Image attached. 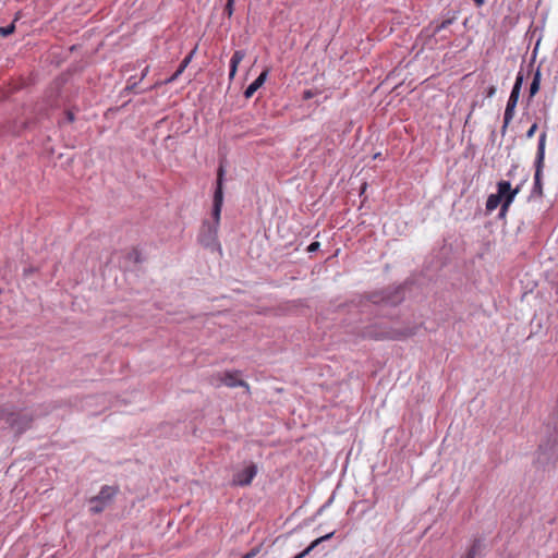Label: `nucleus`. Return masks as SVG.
Wrapping results in <instances>:
<instances>
[{"instance_id": "nucleus-1", "label": "nucleus", "mask_w": 558, "mask_h": 558, "mask_svg": "<svg viewBox=\"0 0 558 558\" xmlns=\"http://www.w3.org/2000/svg\"><path fill=\"white\" fill-rule=\"evenodd\" d=\"M57 407V404H48L44 410H40L41 405L36 409H20L13 403H4L0 405V421L4 422L16 437H20L32 428L36 417L48 414Z\"/></svg>"}, {"instance_id": "nucleus-2", "label": "nucleus", "mask_w": 558, "mask_h": 558, "mask_svg": "<svg viewBox=\"0 0 558 558\" xmlns=\"http://www.w3.org/2000/svg\"><path fill=\"white\" fill-rule=\"evenodd\" d=\"M417 327H403V328H392L383 325H371L367 326L363 336L368 339L383 341V340H392L399 341L404 340L409 337H412L416 333Z\"/></svg>"}, {"instance_id": "nucleus-3", "label": "nucleus", "mask_w": 558, "mask_h": 558, "mask_svg": "<svg viewBox=\"0 0 558 558\" xmlns=\"http://www.w3.org/2000/svg\"><path fill=\"white\" fill-rule=\"evenodd\" d=\"M523 82H524V75H523V72L520 71L515 77V82H514V85L510 93L509 99L507 101L506 110L504 113V124L501 126L502 135H505V133L507 132L508 125L510 124L511 120L514 117V111H515V107L518 105V100L520 97Z\"/></svg>"}, {"instance_id": "nucleus-4", "label": "nucleus", "mask_w": 558, "mask_h": 558, "mask_svg": "<svg viewBox=\"0 0 558 558\" xmlns=\"http://www.w3.org/2000/svg\"><path fill=\"white\" fill-rule=\"evenodd\" d=\"M546 132H542L538 138L537 153L535 159V174H534V186L532 193L537 196H543V183L542 173L544 168L545 159V145H546Z\"/></svg>"}, {"instance_id": "nucleus-5", "label": "nucleus", "mask_w": 558, "mask_h": 558, "mask_svg": "<svg viewBox=\"0 0 558 558\" xmlns=\"http://www.w3.org/2000/svg\"><path fill=\"white\" fill-rule=\"evenodd\" d=\"M225 167L222 163H220L218 170H217V180H216V189L214 192V201H213V221H210L211 225H215L216 227H219L220 222V214L221 208L223 204V182H225Z\"/></svg>"}, {"instance_id": "nucleus-6", "label": "nucleus", "mask_w": 558, "mask_h": 558, "mask_svg": "<svg viewBox=\"0 0 558 558\" xmlns=\"http://www.w3.org/2000/svg\"><path fill=\"white\" fill-rule=\"evenodd\" d=\"M404 299L403 288H387L379 292H374L371 296V301L375 304H386L389 306H396L400 304Z\"/></svg>"}, {"instance_id": "nucleus-7", "label": "nucleus", "mask_w": 558, "mask_h": 558, "mask_svg": "<svg viewBox=\"0 0 558 558\" xmlns=\"http://www.w3.org/2000/svg\"><path fill=\"white\" fill-rule=\"evenodd\" d=\"M241 372L240 371H227L225 373H217L211 376V384L219 387L220 385H225L230 388L234 387H243L250 392V385L239 378Z\"/></svg>"}, {"instance_id": "nucleus-8", "label": "nucleus", "mask_w": 558, "mask_h": 558, "mask_svg": "<svg viewBox=\"0 0 558 558\" xmlns=\"http://www.w3.org/2000/svg\"><path fill=\"white\" fill-rule=\"evenodd\" d=\"M198 242L206 248H220L218 242V227L211 225L210 221L204 220L198 233Z\"/></svg>"}, {"instance_id": "nucleus-9", "label": "nucleus", "mask_w": 558, "mask_h": 558, "mask_svg": "<svg viewBox=\"0 0 558 558\" xmlns=\"http://www.w3.org/2000/svg\"><path fill=\"white\" fill-rule=\"evenodd\" d=\"M257 474V465L251 462L246 468L233 474L232 486H248Z\"/></svg>"}, {"instance_id": "nucleus-10", "label": "nucleus", "mask_w": 558, "mask_h": 558, "mask_svg": "<svg viewBox=\"0 0 558 558\" xmlns=\"http://www.w3.org/2000/svg\"><path fill=\"white\" fill-rule=\"evenodd\" d=\"M520 187L521 185H518L515 189H512L509 181H500L497 183V191L500 195L501 204H504V209H509L511 203L520 192Z\"/></svg>"}, {"instance_id": "nucleus-11", "label": "nucleus", "mask_w": 558, "mask_h": 558, "mask_svg": "<svg viewBox=\"0 0 558 558\" xmlns=\"http://www.w3.org/2000/svg\"><path fill=\"white\" fill-rule=\"evenodd\" d=\"M520 187L521 185H518L515 189H512L509 181H500L497 183V191L500 195L501 204H504V209H509L511 203L520 192Z\"/></svg>"}, {"instance_id": "nucleus-12", "label": "nucleus", "mask_w": 558, "mask_h": 558, "mask_svg": "<svg viewBox=\"0 0 558 558\" xmlns=\"http://www.w3.org/2000/svg\"><path fill=\"white\" fill-rule=\"evenodd\" d=\"M267 76L268 70L266 69L246 87L244 90V97L247 99L251 98L255 92L264 85Z\"/></svg>"}, {"instance_id": "nucleus-13", "label": "nucleus", "mask_w": 558, "mask_h": 558, "mask_svg": "<svg viewBox=\"0 0 558 558\" xmlns=\"http://www.w3.org/2000/svg\"><path fill=\"white\" fill-rule=\"evenodd\" d=\"M118 493H119L118 486L105 485L101 487L100 492L98 493V495L96 497H98L99 500L102 501L105 504V506H107L108 502H110Z\"/></svg>"}, {"instance_id": "nucleus-14", "label": "nucleus", "mask_w": 558, "mask_h": 558, "mask_svg": "<svg viewBox=\"0 0 558 558\" xmlns=\"http://www.w3.org/2000/svg\"><path fill=\"white\" fill-rule=\"evenodd\" d=\"M244 50H235L230 60L229 80L232 81L236 74L239 63L244 59Z\"/></svg>"}, {"instance_id": "nucleus-15", "label": "nucleus", "mask_w": 558, "mask_h": 558, "mask_svg": "<svg viewBox=\"0 0 558 558\" xmlns=\"http://www.w3.org/2000/svg\"><path fill=\"white\" fill-rule=\"evenodd\" d=\"M335 532H330L324 536H320L313 541L303 551L294 556L293 558H304L307 556L316 546H318L320 543L331 538L333 536Z\"/></svg>"}, {"instance_id": "nucleus-16", "label": "nucleus", "mask_w": 558, "mask_h": 558, "mask_svg": "<svg viewBox=\"0 0 558 558\" xmlns=\"http://www.w3.org/2000/svg\"><path fill=\"white\" fill-rule=\"evenodd\" d=\"M541 78H542V74H541V70L537 69L533 75V80L530 84V89H529V99H532L539 90V86H541Z\"/></svg>"}, {"instance_id": "nucleus-17", "label": "nucleus", "mask_w": 558, "mask_h": 558, "mask_svg": "<svg viewBox=\"0 0 558 558\" xmlns=\"http://www.w3.org/2000/svg\"><path fill=\"white\" fill-rule=\"evenodd\" d=\"M501 204V198H500V195L499 193L497 192L496 194H490L487 198V202H486V210L488 213H492L493 210H495L499 205Z\"/></svg>"}, {"instance_id": "nucleus-18", "label": "nucleus", "mask_w": 558, "mask_h": 558, "mask_svg": "<svg viewBox=\"0 0 558 558\" xmlns=\"http://www.w3.org/2000/svg\"><path fill=\"white\" fill-rule=\"evenodd\" d=\"M89 505H90L89 511L94 514L101 513L106 508L105 504L102 501H100L99 498L96 496H94L89 499Z\"/></svg>"}, {"instance_id": "nucleus-19", "label": "nucleus", "mask_w": 558, "mask_h": 558, "mask_svg": "<svg viewBox=\"0 0 558 558\" xmlns=\"http://www.w3.org/2000/svg\"><path fill=\"white\" fill-rule=\"evenodd\" d=\"M481 549V541L474 539L471 547L469 548L468 553L463 558H475L478 550Z\"/></svg>"}, {"instance_id": "nucleus-20", "label": "nucleus", "mask_w": 558, "mask_h": 558, "mask_svg": "<svg viewBox=\"0 0 558 558\" xmlns=\"http://www.w3.org/2000/svg\"><path fill=\"white\" fill-rule=\"evenodd\" d=\"M15 32V24L12 22L5 27H0V36H9Z\"/></svg>"}, {"instance_id": "nucleus-21", "label": "nucleus", "mask_w": 558, "mask_h": 558, "mask_svg": "<svg viewBox=\"0 0 558 558\" xmlns=\"http://www.w3.org/2000/svg\"><path fill=\"white\" fill-rule=\"evenodd\" d=\"M263 544L253 547L248 553H246L242 558H255L262 550Z\"/></svg>"}, {"instance_id": "nucleus-22", "label": "nucleus", "mask_w": 558, "mask_h": 558, "mask_svg": "<svg viewBox=\"0 0 558 558\" xmlns=\"http://www.w3.org/2000/svg\"><path fill=\"white\" fill-rule=\"evenodd\" d=\"M129 258L133 259L135 263H141L142 262L141 252L138 250H136V248H133L129 253Z\"/></svg>"}, {"instance_id": "nucleus-23", "label": "nucleus", "mask_w": 558, "mask_h": 558, "mask_svg": "<svg viewBox=\"0 0 558 558\" xmlns=\"http://www.w3.org/2000/svg\"><path fill=\"white\" fill-rule=\"evenodd\" d=\"M184 66L182 64L179 65V68L177 69V71L172 74L171 77H169L166 83H171L173 81H175L181 74L182 72L184 71Z\"/></svg>"}, {"instance_id": "nucleus-24", "label": "nucleus", "mask_w": 558, "mask_h": 558, "mask_svg": "<svg viewBox=\"0 0 558 558\" xmlns=\"http://www.w3.org/2000/svg\"><path fill=\"white\" fill-rule=\"evenodd\" d=\"M234 11V4L226 3L223 8V14H226L229 19L232 16Z\"/></svg>"}, {"instance_id": "nucleus-25", "label": "nucleus", "mask_w": 558, "mask_h": 558, "mask_svg": "<svg viewBox=\"0 0 558 558\" xmlns=\"http://www.w3.org/2000/svg\"><path fill=\"white\" fill-rule=\"evenodd\" d=\"M316 95H317V92H315L313 89H306V90L303 92L302 98L304 100H308V99H312Z\"/></svg>"}, {"instance_id": "nucleus-26", "label": "nucleus", "mask_w": 558, "mask_h": 558, "mask_svg": "<svg viewBox=\"0 0 558 558\" xmlns=\"http://www.w3.org/2000/svg\"><path fill=\"white\" fill-rule=\"evenodd\" d=\"M319 247H320V243H319V242H317V241H315V242H312V243L307 246L306 251H307L308 253H315V252H317V251L319 250Z\"/></svg>"}, {"instance_id": "nucleus-27", "label": "nucleus", "mask_w": 558, "mask_h": 558, "mask_svg": "<svg viewBox=\"0 0 558 558\" xmlns=\"http://www.w3.org/2000/svg\"><path fill=\"white\" fill-rule=\"evenodd\" d=\"M194 52H195V48H194V49H193V50H192V51H191V52H190V53H189V54L183 59V61L181 62V64H182L184 68H186V66H187V64L191 62V60H192V57H193Z\"/></svg>"}, {"instance_id": "nucleus-28", "label": "nucleus", "mask_w": 558, "mask_h": 558, "mask_svg": "<svg viewBox=\"0 0 558 558\" xmlns=\"http://www.w3.org/2000/svg\"><path fill=\"white\" fill-rule=\"evenodd\" d=\"M537 128H538V126H537V123H533V124L531 125V128H530V129L527 130V132H526V137H527V138L533 137V136H534V134H535V132H536V130H537Z\"/></svg>"}, {"instance_id": "nucleus-29", "label": "nucleus", "mask_w": 558, "mask_h": 558, "mask_svg": "<svg viewBox=\"0 0 558 558\" xmlns=\"http://www.w3.org/2000/svg\"><path fill=\"white\" fill-rule=\"evenodd\" d=\"M495 94H496V87H495L494 85H490V86L486 89V97L490 98V97H493Z\"/></svg>"}, {"instance_id": "nucleus-30", "label": "nucleus", "mask_w": 558, "mask_h": 558, "mask_svg": "<svg viewBox=\"0 0 558 558\" xmlns=\"http://www.w3.org/2000/svg\"><path fill=\"white\" fill-rule=\"evenodd\" d=\"M136 85H137V82L129 83L125 86L124 92H126V93L133 92L134 88L136 87Z\"/></svg>"}, {"instance_id": "nucleus-31", "label": "nucleus", "mask_w": 558, "mask_h": 558, "mask_svg": "<svg viewBox=\"0 0 558 558\" xmlns=\"http://www.w3.org/2000/svg\"><path fill=\"white\" fill-rule=\"evenodd\" d=\"M453 22H454V16H453V17H449V19H446V20H444L441 23H442V26H445V28H447V27H448V26H450Z\"/></svg>"}, {"instance_id": "nucleus-32", "label": "nucleus", "mask_w": 558, "mask_h": 558, "mask_svg": "<svg viewBox=\"0 0 558 558\" xmlns=\"http://www.w3.org/2000/svg\"><path fill=\"white\" fill-rule=\"evenodd\" d=\"M442 29H446L445 26H442V23L437 24L433 31V35H437Z\"/></svg>"}, {"instance_id": "nucleus-33", "label": "nucleus", "mask_w": 558, "mask_h": 558, "mask_svg": "<svg viewBox=\"0 0 558 558\" xmlns=\"http://www.w3.org/2000/svg\"><path fill=\"white\" fill-rule=\"evenodd\" d=\"M35 271H36V268H34V267L25 268V269H24V276H26V277H27V276L32 275V274H33V272H35Z\"/></svg>"}, {"instance_id": "nucleus-34", "label": "nucleus", "mask_w": 558, "mask_h": 558, "mask_svg": "<svg viewBox=\"0 0 558 558\" xmlns=\"http://www.w3.org/2000/svg\"><path fill=\"white\" fill-rule=\"evenodd\" d=\"M508 209H504V204H501L499 218H504L507 215Z\"/></svg>"}, {"instance_id": "nucleus-35", "label": "nucleus", "mask_w": 558, "mask_h": 558, "mask_svg": "<svg viewBox=\"0 0 558 558\" xmlns=\"http://www.w3.org/2000/svg\"><path fill=\"white\" fill-rule=\"evenodd\" d=\"M473 1L477 8H481L485 4V0H473Z\"/></svg>"}, {"instance_id": "nucleus-36", "label": "nucleus", "mask_w": 558, "mask_h": 558, "mask_svg": "<svg viewBox=\"0 0 558 558\" xmlns=\"http://www.w3.org/2000/svg\"><path fill=\"white\" fill-rule=\"evenodd\" d=\"M66 116H68L69 121H71V122L74 121V114L72 112L68 111Z\"/></svg>"}, {"instance_id": "nucleus-37", "label": "nucleus", "mask_w": 558, "mask_h": 558, "mask_svg": "<svg viewBox=\"0 0 558 558\" xmlns=\"http://www.w3.org/2000/svg\"><path fill=\"white\" fill-rule=\"evenodd\" d=\"M147 71H148V68H145V69H144V71H143V73H142V77H141V80H143V78H144V76L146 75Z\"/></svg>"}, {"instance_id": "nucleus-38", "label": "nucleus", "mask_w": 558, "mask_h": 558, "mask_svg": "<svg viewBox=\"0 0 558 558\" xmlns=\"http://www.w3.org/2000/svg\"><path fill=\"white\" fill-rule=\"evenodd\" d=\"M471 114H472V112H470V113L468 114L465 123H468V122H469V120H470V118H471Z\"/></svg>"}, {"instance_id": "nucleus-39", "label": "nucleus", "mask_w": 558, "mask_h": 558, "mask_svg": "<svg viewBox=\"0 0 558 558\" xmlns=\"http://www.w3.org/2000/svg\"><path fill=\"white\" fill-rule=\"evenodd\" d=\"M226 3L234 4V0H227Z\"/></svg>"}]
</instances>
